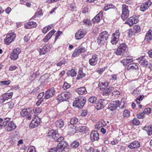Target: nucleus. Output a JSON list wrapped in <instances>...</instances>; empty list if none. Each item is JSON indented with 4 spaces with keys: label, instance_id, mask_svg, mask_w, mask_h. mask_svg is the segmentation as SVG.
<instances>
[{
    "label": "nucleus",
    "instance_id": "nucleus-1",
    "mask_svg": "<svg viewBox=\"0 0 152 152\" xmlns=\"http://www.w3.org/2000/svg\"><path fill=\"white\" fill-rule=\"evenodd\" d=\"M86 101V100L84 97H79L76 98L74 101L73 105L81 109L84 106Z\"/></svg>",
    "mask_w": 152,
    "mask_h": 152
},
{
    "label": "nucleus",
    "instance_id": "nucleus-2",
    "mask_svg": "<svg viewBox=\"0 0 152 152\" xmlns=\"http://www.w3.org/2000/svg\"><path fill=\"white\" fill-rule=\"evenodd\" d=\"M127 48V46L125 43L120 44L115 53L117 55H122L124 53Z\"/></svg>",
    "mask_w": 152,
    "mask_h": 152
},
{
    "label": "nucleus",
    "instance_id": "nucleus-3",
    "mask_svg": "<svg viewBox=\"0 0 152 152\" xmlns=\"http://www.w3.org/2000/svg\"><path fill=\"white\" fill-rule=\"evenodd\" d=\"M122 13L121 17L124 20H126L128 18L129 15V11L128 7L125 4L122 6Z\"/></svg>",
    "mask_w": 152,
    "mask_h": 152
},
{
    "label": "nucleus",
    "instance_id": "nucleus-4",
    "mask_svg": "<svg viewBox=\"0 0 152 152\" xmlns=\"http://www.w3.org/2000/svg\"><path fill=\"white\" fill-rule=\"evenodd\" d=\"M109 35L106 31L102 32L99 35L97 42L99 44H103L107 40Z\"/></svg>",
    "mask_w": 152,
    "mask_h": 152
},
{
    "label": "nucleus",
    "instance_id": "nucleus-5",
    "mask_svg": "<svg viewBox=\"0 0 152 152\" xmlns=\"http://www.w3.org/2000/svg\"><path fill=\"white\" fill-rule=\"evenodd\" d=\"M21 50L19 48H17L14 49L11 53L10 58L11 59L15 61L17 59L18 57L19 54L20 53Z\"/></svg>",
    "mask_w": 152,
    "mask_h": 152
},
{
    "label": "nucleus",
    "instance_id": "nucleus-6",
    "mask_svg": "<svg viewBox=\"0 0 152 152\" xmlns=\"http://www.w3.org/2000/svg\"><path fill=\"white\" fill-rule=\"evenodd\" d=\"M16 37L15 34L13 33H11L6 35L4 39L5 43L7 45H9L13 42Z\"/></svg>",
    "mask_w": 152,
    "mask_h": 152
},
{
    "label": "nucleus",
    "instance_id": "nucleus-7",
    "mask_svg": "<svg viewBox=\"0 0 152 152\" xmlns=\"http://www.w3.org/2000/svg\"><path fill=\"white\" fill-rule=\"evenodd\" d=\"M120 35V32L119 30H117L113 33L111 37V42L113 45H116L118 42Z\"/></svg>",
    "mask_w": 152,
    "mask_h": 152
},
{
    "label": "nucleus",
    "instance_id": "nucleus-8",
    "mask_svg": "<svg viewBox=\"0 0 152 152\" xmlns=\"http://www.w3.org/2000/svg\"><path fill=\"white\" fill-rule=\"evenodd\" d=\"M13 94L12 92H10L5 93L1 95L0 97V104H2L5 101L11 99Z\"/></svg>",
    "mask_w": 152,
    "mask_h": 152
},
{
    "label": "nucleus",
    "instance_id": "nucleus-9",
    "mask_svg": "<svg viewBox=\"0 0 152 152\" xmlns=\"http://www.w3.org/2000/svg\"><path fill=\"white\" fill-rule=\"evenodd\" d=\"M99 60V58L98 55L96 54L92 55V57L89 60V64L92 66L96 65L97 63Z\"/></svg>",
    "mask_w": 152,
    "mask_h": 152
},
{
    "label": "nucleus",
    "instance_id": "nucleus-10",
    "mask_svg": "<svg viewBox=\"0 0 152 152\" xmlns=\"http://www.w3.org/2000/svg\"><path fill=\"white\" fill-rule=\"evenodd\" d=\"M85 50L86 49L85 48L82 46H80L75 49L72 54V56L74 57H75L81 53L84 52Z\"/></svg>",
    "mask_w": 152,
    "mask_h": 152
},
{
    "label": "nucleus",
    "instance_id": "nucleus-11",
    "mask_svg": "<svg viewBox=\"0 0 152 152\" xmlns=\"http://www.w3.org/2000/svg\"><path fill=\"white\" fill-rule=\"evenodd\" d=\"M120 104V102L118 100L113 101L109 105L108 109L111 111L115 110Z\"/></svg>",
    "mask_w": 152,
    "mask_h": 152
},
{
    "label": "nucleus",
    "instance_id": "nucleus-12",
    "mask_svg": "<svg viewBox=\"0 0 152 152\" xmlns=\"http://www.w3.org/2000/svg\"><path fill=\"white\" fill-rule=\"evenodd\" d=\"M40 119L37 116H36L33 119L30 124L31 127L34 128L37 126L40 123Z\"/></svg>",
    "mask_w": 152,
    "mask_h": 152
},
{
    "label": "nucleus",
    "instance_id": "nucleus-13",
    "mask_svg": "<svg viewBox=\"0 0 152 152\" xmlns=\"http://www.w3.org/2000/svg\"><path fill=\"white\" fill-rule=\"evenodd\" d=\"M139 21V20L136 16H133L130 17L126 23L129 24L130 26H132L134 24L137 23Z\"/></svg>",
    "mask_w": 152,
    "mask_h": 152
},
{
    "label": "nucleus",
    "instance_id": "nucleus-14",
    "mask_svg": "<svg viewBox=\"0 0 152 152\" xmlns=\"http://www.w3.org/2000/svg\"><path fill=\"white\" fill-rule=\"evenodd\" d=\"M152 4V2L150 0H148L142 4L140 6V10L142 11H145Z\"/></svg>",
    "mask_w": 152,
    "mask_h": 152
},
{
    "label": "nucleus",
    "instance_id": "nucleus-15",
    "mask_svg": "<svg viewBox=\"0 0 152 152\" xmlns=\"http://www.w3.org/2000/svg\"><path fill=\"white\" fill-rule=\"evenodd\" d=\"M67 142L64 141H62L58 144L56 147L58 151L62 152L67 146Z\"/></svg>",
    "mask_w": 152,
    "mask_h": 152
},
{
    "label": "nucleus",
    "instance_id": "nucleus-16",
    "mask_svg": "<svg viewBox=\"0 0 152 152\" xmlns=\"http://www.w3.org/2000/svg\"><path fill=\"white\" fill-rule=\"evenodd\" d=\"M55 94V90L53 88H51L48 90L46 93L44 98L45 99H48L52 96Z\"/></svg>",
    "mask_w": 152,
    "mask_h": 152
},
{
    "label": "nucleus",
    "instance_id": "nucleus-17",
    "mask_svg": "<svg viewBox=\"0 0 152 152\" xmlns=\"http://www.w3.org/2000/svg\"><path fill=\"white\" fill-rule=\"evenodd\" d=\"M48 135L50 138L53 139H56L59 135L58 132L54 130H52L49 131L48 133Z\"/></svg>",
    "mask_w": 152,
    "mask_h": 152
},
{
    "label": "nucleus",
    "instance_id": "nucleus-18",
    "mask_svg": "<svg viewBox=\"0 0 152 152\" xmlns=\"http://www.w3.org/2000/svg\"><path fill=\"white\" fill-rule=\"evenodd\" d=\"M86 34V31L82 30H79L75 34V38L77 39H79L83 38Z\"/></svg>",
    "mask_w": 152,
    "mask_h": 152
},
{
    "label": "nucleus",
    "instance_id": "nucleus-19",
    "mask_svg": "<svg viewBox=\"0 0 152 152\" xmlns=\"http://www.w3.org/2000/svg\"><path fill=\"white\" fill-rule=\"evenodd\" d=\"M91 140L92 141L97 140L99 139V134L96 131H94L91 132L90 134Z\"/></svg>",
    "mask_w": 152,
    "mask_h": 152
},
{
    "label": "nucleus",
    "instance_id": "nucleus-20",
    "mask_svg": "<svg viewBox=\"0 0 152 152\" xmlns=\"http://www.w3.org/2000/svg\"><path fill=\"white\" fill-rule=\"evenodd\" d=\"M16 126L13 121H11L6 126L5 129L7 131H10L16 128Z\"/></svg>",
    "mask_w": 152,
    "mask_h": 152
},
{
    "label": "nucleus",
    "instance_id": "nucleus-21",
    "mask_svg": "<svg viewBox=\"0 0 152 152\" xmlns=\"http://www.w3.org/2000/svg\"><path fill=\"white\" fill-rule=\"evenodd\" d=\"M140 143L138 141H135L131 142L128 145V147L131 149L136 148L140 146Z\"/></svg>",
    "mask_w": 152,
    "mask_h": 152
},
{
    "label": "nucleus",
    "instance_id": "nucleus-22",
    "mask_svg": "<svg viewBox=\"0 0 152 152\" xmlns=\"http://www.w3.org/2000/svg\"><path fill=\"white\" fill-rule=\"evenodd\" d=\"M104 100L103 99H99L98 100V103L96 106V108L97 110H99L102 109L104 107Z\"/></svg>",
    "mask_w": 152,
    "mask_h": 152
},
{
    "label": "nucleus",
    "instance_id": "nucleus-23",
    "mask_svg": "<svg viewBox=\"0 0 152 152\" xmlns=\"http://www.w3.org/2000/svg\"><path fill=\"white\" fill-rule=\"evenodd\" d=\"M102 12H100L92 20L93 22L95 23H98L100 20L102 19Z\"/></svg>",
    "mask_w": 152,
    "mask_h": 152
},
{
    "label": "nucleus",
    "instance_id": "nucleus-24",
    "mask_svg": "<svg viewBox=\"0 0 152 152\" xmlns=\"http://www.w3.org/2000/svg\"><path fill=\"white\" fill-rule=\"evenodd\" d=\"M109 85V82L107 81L99 83V86L100 89L102 90L103 89L106 88Z\"/></svg>",
    "mask_w": 152,
    "mask_h": 152
},
{
    "label": "nucleus",
    "instance_id": "nucleus-25",
    "mask_svg": "<svg viewBox=\"0 0 152 152\" xmlns=\"http://www.w3.org/2000/svg\"><path fill=\"white\" fill-rule=\"evenodd\" d=\"M47 45H45L41 48H39L38 50L40 55L45 54L48 51L49 48Z\"/></svg>",
    "mask_w": 152,
    "mask_h": 152
},
{
    "label": "nucleus",
    "instance_id": "nucleus-26",
    "mask_svg": "<svg viewBox=\"0 0 152 152\" xmlns=\"http://www.w3.org/2000/svg\"><path fill=\"white\" fill-rule=\"evenodd\" d=\"M127 69L128 70H137L138 69V67L135 63L131 64L127 66Z\"/></svg>",
    "mask_w": 152,
    "mask_h": 152
},
{
    "label": "nucleus",
    "instance_id": "nucleus-27",
    "mask_svg": "<svg viewBox=\"0 0 152 152\" xmlns=\"http://www.w3.org/2000/svg\"><path fill=\"white\" fill-rule=\"evenodd\" d=\"M68 128V131L70 134H74L77 131L76 126L73 125L69 124Z\"/></svg>",
    "mask_w": 152,
    "mask_h": 152
},
{
    "label": "nucleus",
    "instance_id": "nucleus-28",
    "mask_svg": "<svg viewBox=\"0 0 152 152\" xmlns=\"http://www.w3.org/2000/svg\"><path fill=\"white\" fill-rule=\"evenodd\" d=\"M37 25V24L35 22H30L26 24L25 26V28L29 29L33 27H35Z\"/></svg>",
    "mask_w": 152,
    "mask_h": 152
},
{
    "label": "nucleus",
    "instance_id": "nucleus-29",
    "mask_svg": "<svg viewBox=\"0 0 152 152\" xmlns=\"http://www.w3.org/2000/svg\"><path fill=\"white\" fill-rule=\"evenodd\" d=\"M145 40L149 41L152 40V30L149 29L145 35Z\"/></svg>",
    "mask_w": 152,
    "mask_h": 152
},
{
    "label": "nucleus",
    "instance_id": "nucleus-30",
    "mask_svg": "<svg viewBox=\"0 0 152 152\" xmlns=\"http://www.w3.org/2000/svg\"><path fill=\"white\" fill-rule=\"evenodd\" d=\"M114 88L112 86H109L108 88L106 89L103 92L102 94L103 96H108L110 93L114 90Z\"/></svg>",
    "mask_w": 152,
    "mask_h": 152
},
{
    "label": "nucleus",
    "instance_id": "nucleus-31",
    "mask_svg": "<svg viewBox=\"0 0 152 152\" xmlns=\"http://www.w3.org/2000/svg\"><path fill=\"white\" fill-rule=\"evenodd\" d=\"M77 92L79 95H83L87 93L86 89L84 87L78 88L77 90Z\"/></svg>",
    "mask_w": 152,
    "mask_h": 152
},
{
    "label": "nucleus",
    "instance_id": "nucleus-32",
    "mask_svg": "<svg viewBox=\"0 0 152 152\" xmlns=\"http://www.w3.org/2000/svg\"><path fill=\"white\" fill-rule=\"evenodd\" d=\"M86 74L83 73V70L82 69H80L78 73V75L77 77V79L79 80L85 77Z\"/></svg>",
    "mask_w": 152,
    "mask_h": 152
},
{
    "label": "nucleus",
    "instance_id": "nucleus-33",
    "mask_svg": "<svg viewBox=\"0 0 152 152\" xmlns=\"http://www.w3.org/2000/svg\"><path fill=\"white\" fill-rule=\"evenodd\" d=\"M55 124L57 127L61 128L64 125V122L63 120L59 119L56 122Z\"/></svg>",
    "mask_w": 152,
    "mask_h": 152
},
{
    "label": "nucleus",
    "instance_id": "nucleus-34",
    "mask_svg": "<svg viewBox=\"0 0 152 152\" xmlns=\"http://www.w3.org/2000/svg\"><path fill=\"white\" fill-rule=\"evenodd\" d=\"M67 74L68 76L70 75L72 77H74L76 75L77 72L75 69H72L70 71H68Z\"/></svg>",
    "mask_w": 152,
    "mask_h": 152
},
{
    "label": "nucleus",
    "instance_id": "nucleus-35",
    "mask_svg": "<svg viewBox=\"0 0 152 152\" xmlns=\"http://www.w3.org/2000/svg\"><path fill=\"white\" fill-rule=\"evenodd\" d=\"M53 27L52 25H50L48 26L45 27L42 30V32L43 33H46L48 31L50 30Z\"/></svg>",
    "mask_w": 152,
    "mask_h": 152
},
{
    "label": "nucleus",
    "instance_id": "nucleus-36",
    "mask_svg": "<svg viewBox=\"0 0 152 152\" xmlns=\"http://www.w3.org/2000/svg\"><path fill=\"white\" fill-rule=\"evenodd\" d=\"M140 58L139 59H140ZM140 65L142 66L143 67H146L147 66L148 62L146 60H140Z\"/></svg>",
    "mask_w": 152,
    "mask_h": 152
},
{
    "label": "nucleus",
    "instance_id": "nucleus-37",
    "mask_svg": "<svg viewBox=\"0 0 152 152\" xmlns=\"http://www.w3.org/2000/svg\"><path fill=\"white\" fill-rule=\"evenodd\" d=\"M124 117L125 118H128L130 116V112L128 110H126L124 111L123 113Z\"/></svg>",
    "mask_w": 152,
    "mask_h": 152
},
{
    "label": "nucleus",
    "instance_id": "nucleus-38",
    "mask_svg": "<svg viewBox=\"0 0 152 152\" xmlns=\"http://www.w3.org/2000/svg\"><path fill=\"white\" fill-rule=\"evenodd\" d=\"M27 110L28 109H24L21 110L20 112V114L22 116L24 117L28 115V112Z\"/></svg>",
    "mask_w": 152,
    "mask_h": 152
},
{
    "label": "nucleus",
    "instance_id": "nucleus-39",
    "mask_svg": "<svg viewBox=\"0 0 152 152\" xmlns=\"http://www.w3.org/2000/svg\"><path fill=\"white\" fill-rule=\"evenodd\" d=\"M11 119V118H6L4 119V121L3 123V124L1 125V128L4 127L6 125L7 123L10 121Z\"/></svg>",
    "mask_w": 152,
    "mask_h": 152
},
{
    "label": "nucleus",
    "instance_id": "nucleus-40",
    "mask_svg": "<svg viewBox=\"0 0 152 152\" xmlns=\"http://www.w3.org/2000/svg\"><path fill=\"white\" fill-rule=\"evenodd\" d=\"M79 145V142L77 140L74 141L71 144V146L72 148H77Z\"/></svg>",
    "mask_w": 152,
    "mask_h": 152
},
{
    "label": "nucleus",
    "instance_id": "nucleus-41",
    "mask_svg": "<svg viewBox=\"0 0 152 152\" xmlns=\"http://www.w3.org/2000/svg\"><path fill=\"white\" fill-rule=\"evenodd\" d=\"M115 7L114 5H113L111 4H107L106 6L104 7V10L105 11H107L110 8L114 9Z\"/></svg>",
    "mask_w": 152,
    "mask_h": 152
},
{
    "label": "nucleus",
    "instance_id": "nucleus-42",
    "mask_svg": "<svg viewBox=\"0 0 152 152\" xmlns=\"http://www.w3.org/2000/svg\"><path fill=\"white\" fill-rule=\"evenodd\" d=\"M63 96L65 97L66 100L71 97V94L69 92H66L62 93Z\"/></svg>",
    "mask_w": 152,
    "mask_h": 152
},
{
    "label": "nucleus",
    "instance_id": "nucleus-43",
    "mask_svg": "<svg viewBox=\"0 0 152 152\" xmlns=\"http://www.w3.org/2000/svg\"><path fill=\"white\" fill-rule=\"evenodd\" d=\"M78 121V119L77 118H72L71 119L70 123V124H72L73 125H75L76 124Z\"/></svg>",
    "mask_w": 152,
    "mask_h": 152
},
{
    "label": "nucleus",
    "instance_id": "nucleus-44",
    "mask_svg": "<svg viewBox=\"0 0 152 152\" xmlns=\"http://www.w3.org/2000/svg\"><path fill=\"white\" fill-rule=\"evenodd\" d=\"M33 111L34 113L36 115L38 114L42 111L41 109L38 107L34 109Z\"/></svg>",
    "mask_w": 152,
    "mask_h": 152
},
{
    "label": "nucleus",
    "instance_id": "nucleus-45",
    "mask_svg": "<svg viewBox=\"0 0 152 152\" xmlns=\"http://www.w3.org/2000/svg\"><path fill=\"white\" fill-rule=\"evenodd\" d=\"M11 81L10 80L1 81L0 82V85H8L10 84Z\"/></svg>",
    "mask_w": 152,
    "mask_h": 152
},
{
    "label": "nucleus",
    "instance_id": "nucleus-46",
    "mask_svg": "<svg viewBox=\"0 0 152 152\" xmlns=\"http://www.w3.org/2000/svg\"><path fill=\"white\" fill-rule=\"evenodd\" d=\"M97 100L95 96H92L89 98L88 101L92 103H95Z\"/></svg>",
    "mask_w": 152,
    "mask_h": 152
},
{
    "label": "nucleus",
    "instance_id": "nucleus-47",
    "mask_svg": "<svg viewBox=\"0 0 152 152\" xmlns=\"http://www.w3.org/2000/svg\"><path fill=\"white\" fill-rule=\"evenodd\" d=\"M103 124H102V122H98L95 125V128L97 129H99V128L103 126Z\"/></svg>",
    "mask_w": 152,
    "mask_h": 152
},
{
    "label": "nucleus",
    "instance_id": "nucleus-48",
    "mask_svg": "<svg viewBox=\"0 0 152 152\" xmlns=\"http://www.w3.org/2000/svg\"><path fill=\"white\" fill-rule=\"evenodd\" d=\"M132 123L136 125H138L140 124L139 120L136 118H134L132 121Z\"/></svg>",
    "mask_w": 152,
    "mask_h": 152
},
{
    "label": "nucleus",
    "instance_id": "nucleus-49",
    "mask_svg": "<svg viewBox=\"0 0 152 152\" xmlns=\"http://www.w3.org/2000/svg\"><path fill=\"white\" fill-rule=\"evenodd\" d=\"M86 129V127L85 126H81L79 127L78 130L80 132H85Z\"/></svg>",
    "mask_w": 152,
    "mask_h": 152
},
{
    "label": "nucleus",
    "instance_id": "nucleus-50",
    "mask_svg": "<svg viewBox=\"0 0 152 152\" xmlns=\"http://www.w3.org/2000/svg\"><path fill=\"white\" fill-rule=\"evenodd\" d=\"M151 109L149 108H145L144 111H143L144 114H148L151 113Z\"/></svg>",
    "mask_w": 152,
    "mask_h": 152
},
{
    "label": "nucleus",
    "instance_id": "nucleus-51",
    "mask_svg": "<svg viewBox=\"0 0 152 152\" xmlns=\"http://www.w3.org/2000/svg\"><path fill=\"white\" fill-rule=\"evenodd\" d=\"M70 86V85L67 83L66 82H64V85L63 86V88L64 89H66L69 88Z\"/></svg>",
    "mask_w": 152,
    "mask_h": 152
},
{
    "label": "nucleus",
    "instance_id": "nucleus-52",
    "mask_svg": "<svg viewBox=\"0 0 152 152\" xmlns=\"http://www.w3.org/2000/svg\"><path fill=\"white\" fill-rule=\"evenodd\" d=\"M27 152H36V151L35 147L34 146H31L28 148Z\"/></svg>",
    "mask_w": 152,
    "mask_h": 152
},
{
    "label": "nucleus",
    "instance_id": "nucleus-53",
    "mask_svg": "<svg viewBox=\"0 0 152 152\" xmlns=\"http://www.w3.org/2000/svg\"><path fill=\"white\" fill-rule=\"evenodd\" d=\"M134 29L136 32H138L140 31V27L138 25H135L134 26Z\"/></svg>",
    "mask_w": 152,
    "mask_h": 152
},
{
    "label": "nucleus",
    "instance_id": "nucleus-54",
    "mask_svg": "<svg viewBox=\"0 0 152 152\" xmlns=\"http://www.w3.org/2000/svg\"><path fill=\"white\" fill-rule=\"evenodd\" d=\"M62 93L58 95L57 97V99L60 102L63 101V98Z\"/></svg>",
    "mask_w": 152,
    "mask_h": 152
},
{
    "label": "nucleus",
    "instance_id": "nucleus-55",
    "mask_svg": "<svg viewBox=\"0 0 152 152\" xmlns=\"http://www.w3.org/2000/svg\"><path fill=\"white\" fill-rule=\"evenodd\" d=\"M144 114L143 113V112L141 113H139V114L137 115V117L138 118L140 119H142L144 117Z\"/></svg>",
    "mask_w": 152,
    "mask_h": 152
},
{
    "label": "nucleus",
    "instance_id": "nucleus-56",
    "mask_svg": "<svg viewBox=\"0 0 152 152\" xmlns=\"http://www.w3.org/2000/svg\"><path fill=\"white\" fill-rule=\"evenodd\" d=\"M55 31L54 30H53L48 34L47 35L49 38H50L52 35L55 33Z\"/></svg>",
    "mask_w": 152,
    "mask_h": 152
},
{
    "label": "nucleus",
    "instance_id": "nucleus-57",
    "mask_svg": "<svg viewBox=\"0 0 152 152\" xmlns=\"http://www.w3.org/2000/svg\"><path fill=\"white\" fill-rule=\"evenodd\" d=\"M62 32L58 31L55 34L56 36L55 38V41H56L58 38V37L60 36L61 34H62Z\"/></svg>",
    "mask_w": 152,
    "mask_h": 152
},
{
    "label": "nucleus",
    "instance_id": "nucleus-58",
    "mask_svg": "<svg viewBox=\"0 0 152 152\" xmlns=\"http://www.w3.org/2000/svg\"><path fill=\"white\" fill-rule=\"evenodd\" d=\"M83 23L86 25H90L91 24L90 20L88 19L84 20Z\"/></svg>",
    "mask_w": 152,
    "mask_h": 152
},
{
    "label": "nucleus",
    "instance_id": "nucleus-59",
    "mask_svg": "<svg viewBox=\"0 0 152 152\" xmlns=\"http://www.w3.org/2000/svg\"><path fill=\"white\" fill-rule=\"evenodd\" d=\"M44 95V92L40 93L37 96V98L38 99H41L43 96Z\"/></svg>",
    "mask_w": 152,
    "mask_h": 152
},
{
    "label": "nucleus",
    "instance_id": "nucleus-60",
    "mask_svg": "<svg viewBox=\"0 0 152 152\" xmlns=\"http://www.w3.org/2000/svg\"><path fill=\"white\" fill-rule=\"evenodd\" d=\"M88 112L86 110H83L82 113H81V115L83 116H85L87 114Z\"/></svg>",
    "mask_w": 152,
    "mask_h": 152
},
{
    "label": "nucleus",
    "instance_id": "nucleus-61",
    "mask_svg": "<svg viewBox=\"0 0 152 152\" xmlns=\"http://www.w3.org/2000/svg\"><path fill=\"white\" fill-rule=\"evenodd\" d=\"M5 104L7 106H8L9 108H12L13 106V104L12 103L7 102Z\"/></svg>",
    "mask_w": 152,
    "mask_h": 152
},
{
    "label": "nucleus",
    "instance_id": "nucleus-62",
    "mask_svg": "<svg viewBox=\"0 0 152 152\" xmlns=\"http://www.w3.org/2000/svg\"><path fill=\"white\" fill-rule=\"evenodd\" d=\"M70 7L72 11H75L76 10V7L74 4H70Z\"/></svg>",
    "mask_w": 152,
    "mask_h": 152
},
{
    "label": "nucleus",
    "instance_id": "nucleus-63",
    "mask_svg": "<svg viewBox=\"0 0 152 152\" xmlns=\"http://www.w3.org/2000/svg\"><path fill=\"white\" fill-rule=\"evenodd\" d=\"M17 68V66L14 65H12L9 68V70L10 71H13L15 70Z\"/></svg>",
    "mask_w": 152,
    "mask_h": 152
},
{
    "label": "nucleus",
    "instance_id": "nucleus-64",
    "mask_svg": "<svg viewBox=\"0 0 152 152\" xmlns=\"http://www.w3.org/2000/svg\"><path fill=\"white\" fill-rule=\"evenodd\" d=\"M58 149L57 147L51 148L49 151V152H56Z\"/></svg>",
    "mask_w": 152,
    "mask_h": 152
}]
</instances>
